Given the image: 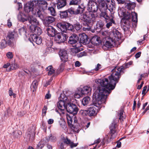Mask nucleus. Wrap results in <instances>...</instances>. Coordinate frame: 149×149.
Here are the masks:
<instances>
[{
	"label": "nucleus",
	"mask_w": 149,
	"mask_h": 149,
	"mask_svg": "<svg viewBox=\"0 0 149 149\" xmlns=\"http://www.w3.org/2000/svg\"><path fill=\"white\" fill-rule=\"evenodd\" d=\"M97 81V79L95 80V82L98 86V88L99 92H95L94 93L93 104L97 109H96L94 106L90 107L87 111L88 115L90 116H95L97 114V110L101 107L102 104L105 102L107 96L112 90L107 88L106 86H104L102 84H98Z\"/></svg>",
	"instance_id": "1"
},
{
	"label": "nucleus",
	"mask_w": 149,
	"mask_h": 149,
	"mask_svg": "<svg viewBox=\"0 0 149 149\" xmlns=\"http://www.w3.org/2000/svg\"><path fill=\"white\" fill-rule=\"evenodd\" d=\"M129 66L127 63H125V67L121 66L119 68L115 67L111 71L112 74L109 76L108 78L98 79V83L102 84L111 90H113L118 82L121 74L124 73L125 68H128Z\"/></svg>",
	"instance_id": "2"
},
{
	"label": "nucleus",
	"mask_w": 149,
	"mask_h": 149,
	"mask_svg": "<svg viewBox=\"0 0 149 149\" xmlns=\"http://www.w3.org/2000/svg\"><path fill=\"white\" fill-rule=\"evenodd\" d=\"M33 1L31 0L24 5V11L27 13L32 11L34 15H36L40 18L42 19L44 18V16L42 10L44 11L47 9V3L45 0Z\"/></svg>",
	"instance_id": "3"
},
{
	"label": "nucleus",
	"mask_w": 149,
	"mask_h": 149,
	"mask_svg": "<svg viewBox=\"0 0 149 149\" xmlns=\"http://www.w3.org/2000/svg\"><path fill=\"white\" fill-rule=\"evenodd\" d=\"M80 19L83 25L85 26L83 28L84 31L90 30L94 22L95 21V15L91 13L89 15L83 14L80 17Z\"/></svg>",
	"instance_id": "4"
},
{
	"label": "nucleus",
	"mask_w": 149,
	"mask_h": 149,
	"mask_svg": "<svg viewBox=\"0 0 149 149\" xmlns=\"http://www.w3.org/2000/svg\"><path fill=\"white\" fill-rule=\"evenodd\" d=\"M117 126L116 123H112L110 127V133L106 135L105 139L107 140V142H109L111 141L112 139L115 138L116 136L115 133L117 130Z\"/></svg>",
	"instance_id": "5"
},
{
	"label": "nucleus",
	"mask_w": 149,
	"mask_h": 149,
	"mask_svg": "<svg viewBox=\"0 0 149 149\" xmlns=\"http://www.w3.org/2000/svg\"><path fill=\"white\" fill-rule=\"evenodd\" d=\"M124 18L126 20H128L132 18V20L134 22H137V14L134 11L130 10L126 11L123 13Z\"/></svg>",
	"instance_id": "6"
},
{
	"label": "nucleus",
	"mask_w": 149,
	"mask_h": 149,
	"mask_svg": "<svg viewBox=\"0 0 149 149\" xmlns=\"http://www.w3.org/2000/svg\"><path fill=\"white\" fill-rule=\"evenodd\" d=\"M64 94H61L60 97L63 100L59 101L57 103V105L58 109L62 111H64L66 109V106L68 104V101H70L68 98L66 97H63Z\"/></svg>",
	"instance_id": "7"
},
{
	"label": "nucleus",
	"mask_w": 149,
	"mask_h": 149,
	"mask_svg": "<svg viewBox=\"0 0 149 149\" xmlns=\"http://www.w3.org/2000/svg\"><path fill=\"white\" fill-rule=\"evenodd\" d=\"M69 102L68 101L66 107L67 111L73 115L77 114L79 110L77 106L75 104Z\"/></svg>",
	"instance_id": "8"
},
{
	"label": "nucleus",
	"mask_w": 149,
	"mask_h": 149,
	"mask_svg": "<svg viewBox=\"0 0 149 149\" xmlns=\"http://www.w3.org/2000/svg\"><path fill=\"white\" fill-rule=\"evenodd\" d=\"M79 38L77 35L73 34L69 37L68 43L73 45L76 47H80L82 45L78 40Z\"/></svg>",
	"instance_id": "9"
},
{
	"label": "nucleus",
	"mask_w": 149,
	"mask_h": 149,
	"mask_svg": "<svg viewBox=\"0 0 149 149\" xmlns=\"http://www.w3.org/2000/svg\"><path fill=\"white\" fill-rule=\"evenodd\" d=\"M87 8L89 12L95 13L98 9V5L93 0H89Z\"/></svg>",
	"instance_id": "10"
},
{
	"label": "nucleus",
	"mask_w": 149,
	"mask_h": 149,
	"mask_svg": "<svg viewBox=\"0 0 149 149\" xmlns=\"http://www.w3.org/2000/svg\"><path fill=\"white\" fill-rule=\"evenodd\" d=\"M68 37L67 35L66 34L63 33H58L55 35V40L57 42L60 43L65 42Z\"/></svg>",
	"instance_id": "11"
},
{
	"label": "nucleus",
	"mask_w": 149,
	"mask_h": 149,
	"mask_svg": "<svg viewBox=\"0 0 149 149\" xmlns=\"http://www.w3.org/2000/svg\"><path fill=\"white\" fill-rule=\"evenodd\" d=\"M114 43L115 42L111 38H109L103 42L102 48L104 49H107L111 47Z\"/></svg>",
	"instance_id": "12"
},
{
	"label": "nucleus",
	"mask_w": 149,
	"mask_h": 149,
	"mask_svg": "<svg viewBox=\"0 0 149 149\" xmlns=\"http://www.w3.org/2000/svg\"><path fill=\"white\" fill-rule=\"evenodd\" d=\"M106 7L111 12H113L115 10L116 5L114 0H107Z\"/></svg>",
	"instance_id": "13"
},
{
	"label": "nucleus",
	"mask_w": 149,
	"mask_h": 149,
	"mask_svg": "<svg viewBox=\"0 0 149 149\" xmlns=\"http://www.w3.org/2000/svg\"><path fill=\"white\" fill-rule=\"evenodd\" d=\"M59 55L61 60L63 62H65L68 61V56L66 50H61L59 53Z\"/></svg>",
	"instance_id": "14"
},
{
	"label": "nucleus",
	"mask_w": 149,
	"mask_h": 149,
	"mask_svg": "<svg viewBox=\"0 0 149 149\" xmlns=\"http://www.w3.org/2000/svg\"><path fill=\"white\" fill-rule=\"evenodd\" d=\"M67 116L68 115L67 114ZM68 123L71 128L72 130L74 132L76 133H78L79 131V130L75 126L72 124L73 121L72 118L70 116L67 117Z\"/></svg>",
	"instance_id": "15"
},
{
	"label": "nucleus",
	"mask_w": 149,
	"mask_h": 149,
	"mask_svg": "<svg viewBox=\"0 0 149 149\" xmlns=\"http://www.w3.org/2000/svg\"><path fill=\"white\" fill-rule=\"evenodd\" d=\"M28 20L29 23L31 24L30 26H34L35 27L39 24V22L35 17L33 16H28Z\"/></svg>",
	"instance_id": "16"
},
{
	"label": "nucleus",
	"mask_w": 149,
	"mask_h": 149,
	"mask_svg": "<svg viewBox=\"0 0 149 149\" xmlns=\"http://www.w3.org/2000/svg\"><path fill=\"white\" fill-rule=\"evenodd\" d=\"M48 35L50 37H54L55 36L57 33L56 30L52 26H48L46 29Z\"/></svg>",
	"instance_id": "17"
},
{
	"label": "nucleus",
	"mask_w": 149,
	"mask_h": 149,
	"mask_svg": "<svg viewBox=\"0 0 149 149\" xmlns=\"http://www.w3.org/2000/svg\"><path fill=\"white\" fill-rule=\"evenodd\" d=\"M30 29L31 32L34 33L33 35H40L42 33V31L40 28L38 27L37 26H30Z\"/></svg>",
	"instance_id": "18"
},
{
	"label": "nucleus",
	"mask_w": 149,
	"mask_h": 149,
	"mask_svg": "<svg viewBox=\"0 0 149 149\" xmlns=\"http://www.w3.org/2000/svg\"><path fill=\"white\" fill-rule=\"evenodd\" d=\"M14 38V32H9L7 33L6 39L8 41L9 45H12L13 41Z\"/></svg>",
	"instance_id": "19"
},
{
	"label": "nucleus",
	"mask_w": 149,
	"mask_h": 149,
	"mask_svg": "<svg viewBox=\"0 0 149 149\" xmlns=\"http://www.w3.org/2000/svg\"><path fill=\"white\" fill-rule=\"evenodd\" d=\"M79 42L81 44L83 43L85 45L88 44L89 42V39L88 36L85 34L81 35L80 36Z\"/></svg>",
	"instance_id": "20"
},
{
	"label": "nucleus",
	"mask_w": 149,
	"mask_h": 149,
	"mask_svg": "<svg viewBox=\"0 0 149 149\" xmlns=\"http://www.w3.org/2000/svg\"><path fill=\"white\" fill-rule=\"evenodd\" d=\"M67 22H61L58 23L57 25V26L59 28L62 32H67Z\"/></svg>",
	"instance_id": "21"
},
{
	"label": "nucleus",
	"mask_w": 149,
	"mask_h": 149,
	"mask_svg": "<svg viewBox=\"0 0 149 149\" xmlns=\"http://www.w3.org/2000/svg\"><path fill=\"white\" fill-rule=\"evenodd\" d=\"M92 89L89 86H84L81 90V92L82 94H86L90 95L91 94Z\"/></svg>",
	"instance_id": "22"
},
{
	"label": "nucleus",
	"mask_w": 149,
	"mask_h": 149,
	"mask_svg": "<svg viewBox=\"0 0 149 149\" xmlns=\"http://www.w3.org/2000/svg\"><path fill=\"white\" fill-rule=\"evenodd\" d=\"M91 41L93 45L96 46L101 43L100 38L97 36H95L93 37L91 40Z\"/></svg>",
	"instance_id": "23"
},
{
	"label": "nucleus",
	"mask_w": 149,
	"mask_h": 149,
	"mask_svg": "<svg viewBox=\"0 0 149 149\" xmlns=\"http://www.w3.org/2000/svg\"><path fill=\"white\" fill-rule=\"evenodd\" d=\"M55 20V18L52 16H47L44 20V23L46 26H48V25L54 22Z\"/></svg>",
	"instance_id": "24"
},
{
	"label": "nucleus",
	"mask_w": 149,
	"mask_h": 149,
	"mask_svg": "<svg viewBox=\"0 0 149 149\" xmlns=\"http://www.w3.org/2000/svg\"><path fill=\"white\" fill-rule=\"evenodd\" d=\"M66 0H58L56 5L57 8L58 10L61 9L66 5Z\"/></svg>",
	"instance_id": "25"
},
{
	"label": "nucleus",
	"mask_w": 149,
	"mask_h": 149,
	"mask_svg": "<svg viewBox=\"0 0 149 149\" xmlns=\"http://www.w3.org/2000/svg\"><path fill=\"white\" fill-rule=\"evenodd\" d=\"M32 40L37 44H40L42 42V39L40 37L37 36L36 35H31V36Z\"/></svg>",
	"instance_id": "26"
},
{
	"label": "nucleus",
	"mask_w": 149,
	"mask_h": 149,
	"mask_svg": "<svg viewBox=\"0 0 149 149\" xmlns=\"http://www.w3.org/2000/svg\"><path fill=\"white\" fill-rule=\"evenodd\" d=\"M98 3H99L98 9L100 11H102L106 9L107 7L104 1H103V2H102Z\"/></svg>",
	"instance_id": "27"
},
{
	"label": "nucleus",
	"mask_w": 149,
	"mask_h": 149,
	"mask_svg": "<svg viewBox=\"0 0 149 149\" xmlns=\"http://www.w3.org/2000/svg\"><path fill=\"white\" fill-rule=\"evenodd\" d=\"M34 135L35 134L33 132H32L29 131L26 133V137L28 139L32 141L34 139Z\"/></svg>",
	"instance_id": "28"
},
{
	"label": "nucleus",
	"mask_w": 149,
	"mask_h": 149,
	"mask_svg": "<svg viewBox=\"0 0 149 149\" xmlns=\"http://www.w3.org/2000/svg\"><path fill=\"white\" fill-rule=\"evenodd\" d=\"M126 6L127 8L129 10L132 11V10H133L136 6V4L134 2H129L126 3Z\"/></svg>",
	"instance_id": "29"
},
{
	"label": "nucleus",
	"mask_w": 149,
	"mask_h": 149,
	"mask_svg": "<svg viewBox=\"0 0 149 149\" xmlns=\"http://www.w3.org/2000/svg\"><path fill=\"white\" fill-rule=\"evenodd\" d=\"M114 37H115L114 39L118 40L120 39L121 36L120 33L117 30L114 29L113 31Z\"/></svg>",
	"instance_id": "30"
},
{
	"label": "nucleus",
	"mask_w": 149,
	"mask_h": 149,
	"mask_svg": "<svg viewBox=\"0 0 149 149\" xmlns=\"http://www.w3.org/2000/svg\"><path fill=\"white\" fill-rule=\"evenodd\" d=\"M8 41L6 39L2 40L0 43L1 48H4L8 45L11 46L12 45H9Z\"/></svg>",
	"instance_id": "31"
},
{
	"label": "nucleus",
	"mask_w": 149,
	"mask_h": 149,
	"mask_svg": "<svg viewBox=\"0 0 149 149\" xmlns=\"http://www.w3.org/2000/svg\"><path fill=\"white\" fill-rule=\"evenodd\" d=\"M123 113L124 111L122 109H120L118 112L119 119L121 121H123L125 119V114H123Z\"/></svg>",
	"instance_id": "32"
},
{
	"label": "nucleus",
	"mask_w": 149,
	"mask_h": 149,
	"mask_svg": "<svg viewBox=\"0 0 149 149\" xmlns=\"http://www.w3.org/2000/svg\"><path fill=\"white\" fill-rule=\"evenodd\" d=\"M101 13L100 14V16L101 17L104 18L106 20V22H108V20H109L110 18L109 17L107 13L105 12L101 11Z\"/></svg>",
	"instance_id": "33"
},
{
	"label": "nucleus",
	"mask_w": 149,
	"mask_h": 149,
	"mask_svg": "<svg viewBox=\"0 0 149 149\" xmlns=\"http://www.w3.org/2000/svg\"><path fill=\"white\" fill-rule=\"evenodd\" d=\"M72 46L73 47H74V48L72 49L71 50V52L73 55H74L75 54L78 53L82 50V48H79V47H76L74 45Z\"/></svg>",
	"instance_id": "34"
},
{
	"label": "nucleus",
	"mask_w": 149,
	"mask_h": 149,
	"mask_svg": "<svg viewBox=\"0 0 149 149\" xmlns=\"http://www.w3.org/2000/svg\"><path fill=\"white\" fill-rule=\"evenodd\" d=\"M38 84V82L36 80H34L33 81L31 86V90L33 91V92L36 90Z\"/></svg>",
	"instance_id": "35"
},
{
	"label": "nucleus",
	"mask_w": 149,
	"mask_h": 149,
	"mask_svg": "<svg viewBox=\"0 0 149 149\" xmlns=\"http://www.w3.org/2000/svg\"><path fill=\"white\" fill-rule=\"evenodd\" d=\"M19 32L21 35H26V27L23 26L19 29Z\"/></svg>",
	"instance_id": "36"
},
{
	"label": "nucleus",
	"mask_w": 149,
	"mask_h": 149,
	"mask_svg": "<svg viewBox=\"0 0 149 149\" xmlns=\"http://www.w3.org/2000/svg\"><path fill=\"white\" fill-rule=\"evenodd\" d=\"M107 23L106 26L107 28H109L111 26H112V24H115V22L113 18H110L109 20H108V22Z\"/></svg>",
	"instance_id": "37"
},
{
	"label": "nucleus",
	"mask_w": 149,
	"mask_h": 149,
	"mask_svg": "<svg viewBox=\"0 0 149 149\" xmlns=\"http://www.w3.org/2000/svg\"><path fill=\"white\" fill-rule=\"evenodd\" d=\"M90 100V97L87 96L84 98L82 100V103L84 106L87 105Z\"/></svg>",
	"instance_id": "38"
},
{
	"label": "nucleus",
	"mask_w": 149,
	"mask_h": 149,
	"mask_svg": "<svg viewBox=\"0 0 149 149\" xmlns=\"http://www.w3.org/2000/svg\"><path fill=\"white\" fill-rule=\"evenodd\" d=\"M49 12L53 16H56V12L54 8L52 7H49L48 9Z\"/></svg>",
	"instance_id": "39"
},
{
	"label": "nucleus",
	"mask_w": 149,
	"mask_h": 149,
	"mask_svg": "<svg viewBox=\"0 0 149 149\" xmlns=\"http://www.w3.org/2000/svg\"><path fill=\"white\" fill-rule=\"evenodd\" d=\"M46 70L49 71L48 73V75H51L55 72V70L53 69L52 66L51 65L47 67L46 68Z\"/></svg>",
	"instance_id": "40"
},
{
	"label": "nucleus",
	"mask_w": 149,
	"mask_h": 149,
	"mask_svg": "<svg viewBox=\"0 0 149 149\" xmlns=\"http://www.w3.org/2000/svg\"><path fill=\"white\" fill-rule=\"evenodd\" d=\"M81 0H71L70 2L69 5H78L81 3Z\"/></svg>",
	"instance_id": "41"
},
{
	"label": "nucleus",
	"mask_w": 149,
	"mask_h": 149,
	"mask_svg": "<svg viewBox=\"0 0 149 149\" xmlns=\"http://www.w3.org/2000/svg\"><path fill=\"white\" fill-rule=\"evenodd\" d=\"M22 14H21L20 13H19L17 16V18L19 21H20L24 22L25 21H27V19H26L24 18V17H23L22 16Z\"/></svg>",
	"instance_id": "42"
},
{
	"label": "nucleus",
	"mask_w": 149,
	"mask_h": 149,
	"mask_svg": "<svg viewBox=\"0 0 149 149\" xmlns=\"http://www.w3.org/2000/svg\"><path fill=\"white\" fill-rule=\"evenodd\" d=\"M60 16L62 18H64L68 16V13L67 10L63 11H60Z\"/></svg>",
	"instance_id": "43"
},
{
	"label": "nucleus",
	"mask_w": 149,
	"mask_h": 149,
	"mask_svg": "<svg viewBox=\"0 0 149 149\" xmlns=\"http://www.w3.org/2000/svg\"><path fill=\"white\" fill-rule=\"evenodd\" d=\"M10 70H15L17 69L18 67L17 64L15 63H12L10 65Z\"/></svg>",
	"instance_id": "44"
},
{
	"label": "nucleus",
	"mask_w": 149,
	"mask_h": 149,
	"mask_svg": "<svg viewBox=\"0 0 149 149\" xmlns=\"http://www.w3.org/2000/svg\"><path fill=\"white\" fill-rule=\"evenodd\" d=\"M82 26L80 23L77 22L74 24V27L76 30H79L81 28Z\"/></svg>",
	"instance_id": "45"
},
{
	"label": "nucleus",
	"mask_w": 149,
	"mask_h": 149,
	"mask_svg": "<svg viewBox=\"0 0 149 149\" xmlns=\"http://www.w3.org/2000/svg\"><path fill=\"white\" fill-rule=\"evenodd\" d=\"M68 26H67V32L68 31H72L74 29V26H73L68 23H67Z\"/></svg>",
	"instance_id": "46"
},
{
	"label": "nucleus",
	"mask_w": 149,
	"mask_h": 149,
	"mask_svg": "<svg viewBox=\"0 0 149 149\" xmlns=\"http://www.w3.org/2000/svg\"><path fill=\"white\" fill-rule=\"evenodd\" d=\"M60 125L63 128L65 127V123L63 120H61L59 121Z\"/></svg>",
	"instance_id": "47"
},
{
	"label": "nucleus",
	"mask_w": 149,
	"mask_h": 149,
	"mask_svg": "<svg viewBox=\"0 0 149 149\" xmlns=\"http://www.w3.org/2000/svg\"><path fill=\"white\" fill-rule=\"evenodd\" d=\"M86 52L84 51L82 52H81L79 54H77V55L78 57H81L82 56H86Z\"/></svg>",
	"instance_id": "48"
},
{
	"label": "nucleus",
	"mask_w": 149,
	"mask_h": 149,
	"mask_svg": "<svg viewBox=\"0 0 149 149\" xmlns=\"http://www.w3.org/2000/svg\"><path fill=\"white\" fill-rule=\"evenodd\" d=\"M80 114L82 116H85L86 115L87 111L86 110H81L79 111Z\"/></svg>",
	"instance_id": "49"
},
{
	"label": "nucleus",
	"mask_w": 149,
	"mask_h": 149,
	"mask_svg": "<svg viewBox=\"0 0 149 149\" xmlns=\"http://www.w3.org/2000/svg\"><path fill=\"white\" fill-rule=\"evenodd\" d=\"M15 133H17L18 135H21L22 134V132L21 131L19 130L14 132H13V134L15 137H17L18 135H15Z\"/></svg>",
	"instance_id": "50"
},
{
	"label": "nucleus",
	"mask_w": 149,
	"mask_h": 149,
	"mask_svg": "<svg viewBox=\"0 0 149 149\" xmlns=\"http://www.w3.org/2000/svg\"><path fill=\"white\" fill-rule=\"evenodd\" d=\"M56 140V138L55 136H53L52 134H50V141H51L55 142Z\"/></svg>",
	"instance_id": "51"
},
{
	"label": "nucleus",
	"mask_w": 149,
	"mask_h": 149,
	"mask_svg": "<svg viewBox=\"0 0 149 149\" xmlns=\"http://www.w3.org/2000/svg\"><path fill=\"white\" fill-rule=\"evenodd\" d=\"M6 56L8 58L10 59L12 58L13 57L12 53L10 52H9L7 53Z\"/></svg>",
	"instance_id": "52"
},
{
	"label": "nucleus",
	"mask_w": 149,
	"mask_h": 149,
	"mask_svg": "<svg viewBox=\"0 0 149 149\" xmlns=\"http://www.w3.org/2000/svg\"><path fill=\"white\" fill-rule=\"evenodd\" d=\"M78 144V143H74L73 142H71L70 144V148H72L73 147L77 146Z\"/></svg>",
	"instance_id": "53"
},
{
	"label": "nucleus",
	"mask_w": 149,
	"mask_h": 149,
	"mask_svg": "<svg viewBox=\"0 0 149 149\" xmlns=\"http://www.w3.org/2000/svg\"><path fill=\"white\" fill-rule=\"evenodd\" d=\"M64 143L67 144H70L71 141L70 140L68 139L67 138L66 139H65L63 141Z\"/></svg>",
	"instance_id": "54"
},
{
	"label": "nucleus",
	"mask_w": 149,
	"mask_h": 149,
	"mask_svg": "<svg viewBox=\"0 0 149 149\" xmlns=\"http://www.w3.org/2000/svg\"><path fill=\"white\" fill-rule=\"evenodd\" d=\"M97 25L100 28L102 29L104 25V23L102 22H98L97 23Z\"/></svg>",
	"instance_id": "55"
},
{
	"label": "nucleus",
	"mask_w": 149,
	"mask_h": 149,
	"mask_svg": "<svg viewBox=\"0 0 149 149\" xmlns=\"http://www.w3.org/2000/svg\"><path fill=\"white\" fill-rule=\"evenodd\" d=\"M67 10L68 11V12L70 14H75V11H74V9H73L70 8L68 9V10Z\"/></svg>",
	"instance_id": "56"
},
{
	"label": "nucleus",
	"mask_w": 149,
	"mask_h": 149,
	"mask_svg": "<svg viewBox=\"0 0 149 149\" xmlns=\"http://www.w3.org/2000/svg\"><path fill=\"white\" fill-rule=\"evenodd\" d=\"M101 68V65L99 63H98L97 64L96 67L94 69V70L95 71H97Z\"/></svg>",
	"instance_id": "57"
},
{
	"label": "nucleus",
	"mask_w": 149,
	"mask_h": 149,
	"mask_svg": "<svg viewBox=\"0 0 149 149\" xmlns=\"http://www.w3.org/2000/svg\"><path fill=\"white\" fill-rule=\"evenodd\" d=\"M47 109V107L45 106H44L43 109H42V113H44L45 114V115L46 114V111Z\"/></svg>",
	"instance_id": "58"
},
{
	"label": "nucleus",
	"mask_w": 149,
	"mask_h": 149,
	"mask_svg": "<svg viewBox=\"0 0 149 149\" xmlns=\"http://www.w3.org/2000/svg\"><path fill=\"white\" fill-rule=\"evenodd\" d=\"M147 88V86H145L143 88V90L142 92V94L145 95L146 92V89Z\"/></svg>",
	"instance_id": "59"
},
{
	"label": "nucleus",
	"mask_w": 149,
	"mask_h": 149,
	"mask_svg": "<svg viewBox=\"0 0 149 149\" xmlns=\"http://www.w3.org/2000/svg\"><path fill=\"white\" fill-rule=\"evenodd\" d=\"M7 26L9 27H10L12 26V23L10 19H8V21Z\"/></svg>",
	"instance_id": "60"
},
{
	"label": "nucleus",
	"mask_w": 149,
	"mask_h": 149,
	"mask_svg": "<svg viewBox=\"0 0 149 149\" xmlns=\"http://www.w3.org/2000/svg\"><path fill=\"white\" fill-rule=\"evenodd\" d=\"M52 78L50 79L49 80L46 82L45 85V86L46 87L48 85H50V82L52 81Z\"/></svg>",
	"instance_id": "61"
},
{
	"label": "nucleus",
	"mask_w": 149,
	"mask_h": 149,
	"mask_svg": "<svg viewBox=\"0 0 149 149\" xmlns=\"http://www.w3.org/2000/svg\"><path fill=\"white\" fill-rule=\"evenodd\" d=\"M141 52H139L136 54L135 55V57L136 58H139L141 56Z\"/></svg>",
	"instance_id": "62"
},
{
	"label": "nucleus",
	"mask_w": 149,
	"mask_h": 149,
	"mask_svg": "<svg viewBox=\"0 0 149 149\" xmlns=\"http://www.w3.org/2000/svg\"><path fill=\"white\" fill-rule=\"evenodd\" d=\"M102 35L103 36H107L108 35V32L107 31H105L102 32Z\"/></svg>",
	"instance_id": "63"
},
{
	"label": "nucleus",
	"mask_w": 149,
	"mask_h": 149,
	"mask_svg": "<svg viewBox=\"0 0 149 149\" xmlns=\"http://www.w3.org/2000/svg\"><path fill=\"white\" fill-rule=\"evenodd\" d=\"M121 142L119 141H118L117 142V146H116L118 148H119L121 147Z\"/></svg>",
	"instance_id": "64"
}]
</instances>
